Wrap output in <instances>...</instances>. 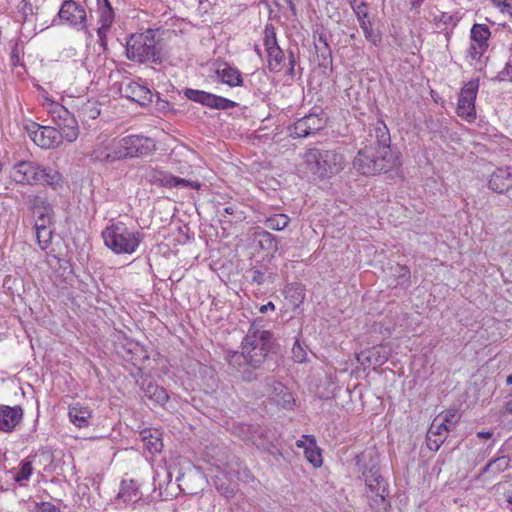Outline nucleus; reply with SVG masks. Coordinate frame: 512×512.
Here are the masks:
<instances>
[{
	"instance_id": "1",
	"label": "nucleus",
	"mask_w": 512,
	"mask_h": 512,
	"mask_svg": "<svg viewBox=\"0 0 512 512\" xmlns=\"http://www.w3.org/2000/svg\"><path fill=\"white\" fill-rule=\"evenodd\" d=\"M272 348V334L266 330L250 327L242 341L241 352L230 355L229 365L244 382L256 381Z\"/></svg>"
},
{
	"instance_id": "2",
	"label": "nucleus",
	"mask_w": 512,
	"mask_h": 512,
	"mask_svg": "<svg viewBox=\"0 0 512 512\" xmlns=\"http://www.w3.org/2000/svg\"><path fill=\"white\" fill-rule=\"evenodd\" d=\"M401 153L394 148L364 145L352 161L353 168L364 176L388 173L401 166Z\"/></svg>"
},
{
	"instance_id": "3",
	"label": "nucleus",
	"mask_w": 512,
	"mask_h": 512,
	"mask_svg": "<svg viewBox=\"0 0 512 512\" xmlns=\"http://www.w3.org/2000/svg\"><path fill=\"white\" fill-rule=\"evenodd\" d=\"M365 458V454H360L355 457V461L361 471L359 478L365 483L364 495L367 503L374 512H389L391 503L389 500L388 483L380 474L376 463L372 460H370L369 465L363 463Z\"/></svg>"
},
{
	"instance_id": "4",
	"label": "nucleus",
	"mask_w": 512,
	"mask_h": 512,
	"mask_svg": "<svg viewBox=\"0 0 512 512\" xmlns=\"http://www.w3.org/2000/svg\"><path fill=\"white\" fill-rule=\"evenodd\" d=\"M303 159L306 168L321 179L340 173L347 163L346 157L340 148H310L305 151Z\"/></svg>"
},
{
	"instance_id": "5",
	"label": "nucleus",
	"mask_w": 512,
	"mask_h": 512,
	"mask_svg": "<svg viewBox=\"0 0 512 512\" xmlns=\"http://www.w3.org/2000/svg\"><path fill=\"white\" fill-rule=\"evenodd\" d=\"M107 248L115 254H133L144 239L143 233L127 227L123 222L112 223L102 231Z\"/></svg>"
},
{
	"instance_id": "6",
	"label": "nucleus",
	"mask_w": 512,
	"mask_h": 512,
	"mask_svg": "<svg viewBox=\"0 0 512 512\" xmlns=\"http://www.w3.org/2000/svg\"><path fill=\"white\" fill-rule=\"evenodd\" d=\"M126 56L137 62H153L160 60L153 37L143 34L132 35L126 45Z\"/></svg>"
},
{
	"instance_id": "7",
	"label": "nucleus",
	"mask_w": 512,
	"mask_h": 512,
	"mask_svg": "<svg viewBox=\"0 0 512 512\" xmlns=\"http://www.w3.org/2000/svg\"><path fill=\"white\" fill-rule=\"evenodd\" d=\"M53 123L58 127L68 142H74L79 136V126L76 118L63 105L51 101L48 110Z\"/></svg>"
},
{
	"instance_id": "8",
	"label": "nucleus",
	"mask_w": 512,
	"mask_h": 512,
	"mask_svg": "<svg viewBox=\"0 0 512 512\" xmlns=\"http://www.w3.org/2000/svg\"><path fill=\"white\" fill-rule=\"evenodd\" d=\"M27 132L32 141L43 149L57 148L65 139L57 128L41 126L35 122L27 127Z\"/></svg>"
},
{
	"instance_id": "9",
	"label": "nucleus",
	"mask_w": 512,
	"mask_h": 512,
	"mask_svg": "<svg viewBox=\"0 0 512 512\" xmlns=\"http://www.w3.org/2000/svg\"><path fill=\"white\" fill-rule=\"evenodd\" d=\"M479 89V80H471L466 83L459 94L457 114L468 122L476 118L475 100Z\"/></svg>"
},
{
	"instance_id": "10",
	"label": "nucleus",
	"mask_w": 512,
	"mask_h": 512,
	"mask_svg": "<svg viewBox=\"0 0 512 512\" xmlns=\"http://www.w3.org/2000/svg\"><path fill=\"white\" fill-rule=\"evenodd\" d=\"M254 443L258 449L268 453L276 461L284 458L283 440L277 430L269 428L260 429Z\"/></svg>"
},
{
	"instance_id": "11",
	"label": "nucleus",
	"mask_w": 512,
	"mask_h": 512,
	"mask_svg": "<svg viewBox=\"0 0 512 512\" xmlns=\"http://www.w3.org/2000/svg\"><path fill=\"white\" fill-rule=\"evenodd\" d=\"M185 97L191 101L200 103L206 107L217 110H229L238 106V104L230 99L217 96L202 90L186 88L183 91Z\"/></svg>"
},
{
	"instance_id": "12",
	"label": "nucleus",
	"mask_w": 512,
	"mask_h": 512,
	"mask_svg": "<svg viewBox=\"0 0 512 512\" xmlns=\"http://www.w3.org/2000/svg\"><path fill=\"white\" fill-rule=\"evenodd\" d=\"M41 164L35 161H19L13 165L10 178L17 184L38 185Z\"/></svg>"
},
{
	"instance_id": "13",
	"label": "nucleus",
	"mask_w": 512,
	"mask_h": 512,
	"mask_svg": "<svg viewBox=\"0 0 512 512\" xmlns=\"http://www.w3.org/2000/svg\"><path fill=\"white\" fill-rule=\"evenodd\" d=\"M121 139L126 159L148 156L156 150L154 140L146 136L128 135Z\"/></svg>"
},
{
	"instance_id": "14",
	"label": "nucleus",
	"mask_w": 512,
	"mask_h": 512,
	"mask_svg": "<svg viewBox=\"0 0 512 512\" xmlns=\"http://www.w3.org/2000/svg\"><path fill=\"white\" fill-rule=\"evenodd\" d=\"M490 34L491 33L487 25H473L470 33L471 45L467 51L471 60L478 61L481 59L488 48Z\"/></svg>"
},
{
	"instance_id": "15",
	"label": "nucleus",
	"mask_w": 512,
	"mask_h": 512,
	"mask_svg": "<svg viewBox=\"0 0 512 512\" xmlns=\"http://www.w3.org/2000/svg\"><path fill=\"white\" fill-rule=\"evenodd\" d=\"M326 126V119L317 114H308L298 119L291 128V136L305 138L317 133Z\"/></svg>"
},
{
	"instance_id": "16",
	"label": "nucleus",
	"mask_w": 512,
	"mask_h": 512,
	"mask_svg": "<svg viewBox=\"0 0 512 512\" xmlns=\"http://www.w3.org/2000/svg\"><path fill=\"white\" fill-rule=\"evenodd\" d=\"M61 20L69 23L78 29L86 27V12L83 6L74 0H65L58 12Z\"/></svg>"
},
{
	"instance_id": "17",
	"label": "nucleus",
	"mask_w": 512,
	"mask_h": 512,
	"mask_svg": "<svg viewBox=\"0 0 512 512\" xmlns=\"http://www.w3.org/2000/svg\"><path fill=\"white\" fill-rule=\"evenodd\" d=\"M120 93L127 99L145 106L152 102L153 94L149 88L137 82L128 81L120 85Z\"/></svg>"
},
{
	"instance_id": "18",
	"label": "nucleus",
	"mask_w": 512,
	"mask_h": 512,
	"mask_svg": "<svg viewBox=\"0 0 512 512\" xmlns=\"http://www.w3.org/2000/svg\"><path fill=\"white\" fill-rule=\"evenodd\" d=\"M148 177H149L150 182L157 183L161 186L170 187V188L171 187H189V188L198 190L201 187V183H199V182H194V181H189V180H186L183 178H179L170 173H167V172H164L161 170H156V169H151Z\"/></svg>"
},
{
	"instance_id": "19",
	"label": "nucleus",
	"mask_w": 512,
	"mask_h": 512,
	"mask_svg": "<svg viewBox=\"0 0 512 512\" xmlns=\"http://www.w3.org/2000/svg\"><path fill=\"white\" fill-rule=\"evenodd\" d=\"M488 188L498 194H504L512 190V168H496L489 176Z\"/></svg>"
},
{
	"instance_id": "20",
	"label": "nucleus",
	"mask_w": 512,
	"mask_h": 512,
	"mask_svg": "<svg viewBox=\"0 0 512 512\" xmlns=\"http://www.w3.org/2000/svg\"><path fill=\"white\" fill-rule=\"evenodd\" d=\"M23 419V409L21 406H7L0 404V431L11 433Z\"/></svg>"
},
{
	"instance_id": "21",
	"label": "nucleus",
	"mask_w": 512,
	"mask_h": 512,
	"mask_svg": "<svg viewBox=\"0 0 512 512\" xmlns=\"http://www.w3.org/2000/svg\"><path fill=\"white\" fill-rule=\"evenodd\" d=\"M389 356L390 349L387 346L378 345L361 351L357 355V360L363 366H381L389 359Z\"/></svg>"
},
{
	"instance_id": "22",
	"label": "nucleus",
	"mask_w": 512,
	"mask_h": 512,
	"mask_svg": "<svg viewBox=\"0 0 512 512\" xmlns=\"http://www.w3.org/2000/svg\"><path fill=\"white\" fill-rule=\"evenodd\" d=\"M364 145H371L375 148H393L389 129L383 121L378 120L372 126Z\"/></svg>"
},
{
	"instance_id": "23",
	"label": "nucleus",
	"mask_w": 512,
	"mask_h": 512,
	"mask_svg": "<svg viewBox=\"0 0 512 512\" xmlns=\"http://www.w3.org/2000/svg\"><path fill=\"white\" fill-rule=\"evenodd\" d=\"M68 416L76 427L86 428L91 424L92 410L88 406L76 402L69 406Z\"/></svg>"
},
{
	"instance_id": "24",
	"label": "nucleus",
	"mask_w": 512,
	"mask_h": 512,
	"mask_svg": "<svg viewBox=\"0 0 512 512\" xmlns=\"http://www.w3.org/2000/svg\"><path fill=\"white\" fill-rule=\"evenodd\" d=\"M215 73L221 79L222 83H225L230 87H239L243 85L241 72L227 63L219 64Z\"/></svg>"
},
{
	"instance_id": "25",
	"label": "nucleus",
	"mask_w": 512,
	"mask_h": 512,
	"mask_svg": "<svg viewBox=\"0 0 512 512\" xmlns=\"http://www.w3.org/2000/svg\"><path fill=\"white\" fill-rule=\"evenodd\" d=\"M39 184L51 187L53 190H61L64 186V178L57 170L41 165Z\"/></svg>"
},
{
	"instance_id": "26",
	"label": "nucleus",
	"mask_w": 512,
	"mask_h": 512,
	"mask_svg": "<svg viewBox=\"0 0 512 512\" xmlns=\"http://www.w3.org/2000/svg\"><path fill=\"white\" fill-rule=\"evenodd\" d=\"M143 392L146 398L159 405H164L169 399L167 391L154 382H148L146 385H144Z\"/></svg>"
},
{
	"instance_id": "27",
	"label": "nucleus",
	"mask_w": 512,
	"mask_h": 512,
	"mask_svg": "<svg viewBox=\"0 0 512 512\" xmlns=\"http://www.w3.org/2000/svg\"><path fill=\"white\" fill-rule=\"evenodd\" d=\"M119 498L126 503H137L141 499V493L134 480L123 481L119 492Z\"/></svg>"
},
{
	"instance_id": "28",
	"label": "nucleus",
	"mask_w": 512,
	"mask_h": 512,
	"mask_svg": "<svg viewBox=\"0 0 512 512\" xmlns=\"http://www.w3.org/2000/svg\"><path fill=\"white\" fill-rule=\"evenodd\" d=\"M266 52L268 57V69L274 73L280 72L285 59L283 50L278 46L268 49Z\"/></svg>"
},
{
	"instance_id": "29",
	"label": "nucleus",
	"mask_w": 512,
	"mask_h": 512,
	"mask_svg": "<svg viewBox=\"0 0 512 512\" xmlns=\"http://www.w3.org/2000/svg\"><path fill=\"white\" fill-rule=\"evenodd\" d=\"M255 238L258 240L259 245L262 249L276 252L278 250L277 238L266 230L255 232Z\"/></svg>"
},
{
	"instance_id": "30",
	"label": "nucleus",
	"mask_w": 512,
	"mask_h": 512,
	"mask_svg": "<svg viewBox=\"0 0 512 512\" xmlns=\"http://www.w3.org/2000/svg\"><path fill=\"white\" fill-rule=\"evenodd\" d=\"M107 148V154L109 157V163H114L116 161H120L126 159L125 150L123 147L122 139H114L109 143L105 144Z\"/></svg>"
},
{
	"instance_id": "31",
	"label": "nucleus",
	"mask_w": 512,
	"mask_h": 512,
	"mask_svg": "<svg viewBox=\"0 0 512 512\" xmlns=\"http://www.w3.org/2000/svg\"><path fill=\"white\" fill-rule=\"evenodd\" d=\"M309 439V445L305 447V457L314 466L320 467L322 465V455L320 450L316 447L315 439L309 436H303Z\"/></svg>"
},
{
	"instance_id": "32",
	"label": "nucleus",
	"mask_w": 512,
	"mask_h": 512,
	"mask_svg": "<svg viewBox=\"0 0 512 512\" xmlns=\"http://www.w3.org/2000/svg\"><path fill=\"white\" fill-rule=\"evenodd\" d=\"M290 222V218L285 214H274L265 219L264 225L275 231H281L285 229Z\"/></svg>"
},
{
	"instance_id": "33",
	"label": "nucleus",
	"mask_w": 512,
	"mask_h": 512,
	"mask_svg": "<svg viewBox=\"0 0 512 512\" xmlns=\"http://www.w3.org/2000/svg\"><path fill=\"white\" fill-rule=\"evenodd\" d=\"M79 113L84 120H94L100 115V108L96 101L88 100L79 108Z\"/></svg>"
},
{
	"instance_id": "34",
	"label": "nucleus",
	"mask_w": 512,
	"mask_h": 512,
	"mask_svg": "<svg viewBox=\"0 0 512 512\" xmlns=\"http://www.w3.org/2000/svg\"><path fill=\"white\" fill-rule=\"evenodd\" d=\"M147 431H143L144 447L152 454L159 453L162 450L163 443L158 436H152L149 432V437L146 435Z\"/></svg>"
},
{
	"instance_id": "35",
	"label": "nucleus",
	"mask_w": 512,
	"mask_h": 512,
	"mask_svg": "<svg viewBox=\"0 0 512 512\" xmlns=\"http://www.w3.org/2000/svg\"><path fill=\"white\" fill-rule=\"evenodd\" d=\"M36 232V238L39 247L42 250H45L48 248V246L51 244L52 236H53V227H46L35 230Z\"/></svg>"
},
{
	"instance_id": "36",
	"label": "nucleus",
	"mask_w": 512,
	"mask_h": 512,
	"mask_svg": "<svg viewBox=\"0 0 512 512\" xmlns=\"http://www.w3.org/2000/svg\"><path fill=\"white\" fill-rule=\"evenodd\" d=\"M263 43L266 50L279 46L276 38V30L272 23L265 25Z\"/></svg>"
},
{
	"instance_id": "37",
	"label": "nucleus",
	"mask_w": 512,
	"mask_h": 512,
	"mask_svg": "<svg viewBox=\"0 0 512 512\" xmlns=\"http://www.w3.org/2000/svg\"><path fill=\"white\" fill-rule=\"evenodd\" d=\"M360 27L362 28L365 38L371 42L372 44L376 45L381 41V35L378 31L372 29L371 23L369 20L365 19L359 22Z\"/></svg>"
},
{
	"instance_id": "38",
	"label": "nucleus",
	"mask_w": 512,
	"mask_h": 512,
	"mask_svg": "<svg viewBox=\"0 0 512 512\" xmlns=\"http://www.w3.org/2000/svg\"><path fill=\"white\" fill-rule=\"evenodd\" d=\"M32 462L29 460H24L20 463V468L14 476V480L18 483H22L23 481H28L32 474Z\"/></svg>"
},
{
	"instance_id": "39",
	"label": "nucleus",
	"mask_w": 512,
	"mask_h": 512,
	"mask_svg": "<svg viewBox=\"0 0 512 512\" xmlns=\"http://www.w3.org/2000/svg\"><path fill=\"white\" fill-rule=\"evenodd\" d=\"M114 11L113 8H101L100 12V27L103 31H110L112 23L114 21Z\"/></svg>"
},
{
	"instance_id": "40",
	"label": "nucleus",
	"mask_w": 512,
	"mask_h": 512,
	"mask_svg": "<svg viewBox=\"0 0 512 512\" xmlns=\"http://www.w3.org/2000/svg\"><path fill=\"white\" fill-rule=\"evenodd\" d=\"M17 10L25 22L29 21L30 18L35 15V7L30 0H21L17 6Z\"/></svg>"
},
{
	"instance_id": "41",
	"label": "nucleus",
	"mask_w": 512,
	"mask_h": 512,
	"mask_svg": "<svg viewBox=\"0 0 512 512\" xmlns=\"http://www.w3.org/2000/svg\"><path fill=\"white\" fill-rule=\"evenodd\" d=\"M90 158L95 162L109 163V157L107 154V148L105 144H99L97 145L91 152H90Z\"/></svg>"
},
{
	"instance_id": "42",
	"label": "nucleus",
	"mask_w": 512,
	"mask_h": 512,
	"mask_svg": "<svg viewBox=\"0 0 512 512\" xmlns=\"http://www.w3.org/2000/svg\"><path fill=\"white\" fill-rule=\"evenodd\" d=\"M46 202L47 201L43 197L37 194H29L25 197V204L32 213L39 210Z\"/></svg>"
},
{
	"instance_id": "43",
	"label": "nucleus",
	"mask_w": 512,
	"mask_h": 512,
	"mask_svg": "<svg viewBox=\"0 0 512 512\" xmlns=\"http://www.w3.org/2000/svg\"><path fill=\"white\" fill-rule=\"evenodd\" d=\"M214 484L217 489V491L225 496L226 498L232 497L234 494V489L231 487L229 483H227L223 478L220 476H216L214 479Z\"/></svg>"
},
{
	"instance_id": "44",
	"label": "nucleus",
	"mask_w": 512,
	"mask_h": 512,
	"mask_svg": "<svg viewBox=\"0 0 512 512\" xmlns=\"http://www.w3.org/2000/svg\"><path fill=\"white\" fill-rule=\"evenodd\" d=\"M449 431H450V427L444 422L438 423V418H436L432 422L427 433H430L431 435H436V436L445 435L447 437V434Z\"/></svg>"
},
{
	"instance_id": "45",
	"label": "nucleus",
	"mask_w": 512,
	"mask_h": 512,
	"mask_svg": "<svg viewBox=\"0 0 512 512\" xmlns=\"http://www.w3.org/2000/svg\"><path fill=\"white\" fill-rule=\"evenodd\" d=\"M350 5L353 11L355 12L359 22L367 19V6L364 2L358 0H351Z\"/></svg>"
},
{
	"instance_id": "46",
	"label": "nucleus",
	"mask_w": 512,
	"mask_h": 512,
	"mask_svg": "<svg viewBox=\"0 0 512 512\" xmlns=\"http://www.w3.org/2000/svg\"><path fill=\"white\" fill-rule=\"evenodd\" d=\"M445 439V435L436 436L427 433V447L431 451H437L440 448V446L444 443Z\"/></svg>"
},
{
	"instance_id": "47",
	"label": "nucleus",
	"mask_w": 512,
	"mask_h": 512,
	"mask_svg": "<svg viewBox=\"0 0 512 512\" xmlns=\"http://www.w3.org/2000/svg\"><path fill=\"white\" fill-rule=\"evenodd\" d=\"M292 354H293V359L298 363L304 362L307 357V353H306L305 349L303 348V346L300 344V342L298 340H296L293 345Z\"/></svg>"
},
{
	"instance_id": "48",
	"label": "nucleus",
	"mask_w": 512,
	"mask_h": 512,
	"mask_svg": "<svg viewBox=\"0 0 512 512\" xmlns=\"http://www.w3.org/2000/svg\"><path fill=\"white\" fill-rule=\"evenodd\" d=\"M440 418H441V422L446 423L451 429L452 427H454L457 424V422L459 420V415L457 414L456 411H447L444 415H440L438 417V419H440Z\"/></svg>"
},
{
	"instance_id": "49",
	"label": "nucleus",
	"mask_w": 512,
	"mask_h": 512,
	"mask_svg": "<svg viewBox=\"0 0 512 512\" xmlns=\"http://www.w3.org/2000/svg\"><path fill=\"white\" fill-rule=\"evenodd\" d=\"M35 218H38V216L41 217H54V210L50 203L46 202L44 205L41 206L39 210H36L34 213H32Z\"/></svg>"
},
{
	"instance_id": "50",
	"label": "nucleus",
	"mask_w": 512,
	"mask_h": 512,
	"mask_svg": "<svg viewBox=\"0 0 512 512\" xmlns=\"http://www.w3.org/2000/svg\"><path fill=\"white\" fill-rule=\"evenodd\" d=\"M54 225V217H41L35 218L34 229H41L46 227H53Z\"/></svg>"
},
{
	"instance_id": "51",
	"label": "nucleus",
	"mask_w": 512,
	"mask_h": 512,
	"mask_svg": "<svg viewBox=\"0 0 512 512\" xmlns=\"http://www.w3.org/2000/svg\"><path fill=\"white\" fill-rule=\"evenodd\" d=\"M497 464V468H498V471H501L503 470L504 468L507 467L508 465V461L506 460L505 457H502V458H498L497 460H493V461H490L484 468H483V472H488L490 469H492L494 467V465Z\"/></svg>"
},
{
	"instance_id": "52",
	"label": "nucleus",
	"mask_w": 512,
	"mask_h": 512,
	"mask_svg": "<svg viewBox=\"0 0 512 512\" xmlns=\"http://www.w3.org/2000/svg\"><path fill=\"white\" fill-rule=\"evenodd\" d=\"M251 273V280L253 283H256L257 285H262L264 282H265V273L260 271V270H257V269H252L250 271Z\"/></svg>"
},
{
	"instance_id": "53",
	"label": "nucleus",
	"mask_w": 512,
	"mask_h": 512,
	"mask_svg": "<svg viewBox=\"0 0 512 512\" xmlns=\"http://www.w3.org/2000/svg\"><path fill=\"white\" fill-rule=\"evenodd\" d=\"M109 31H103L102 28H98L97 30V34H98V37H99V43L100 45L106 49V46H107V34H108Z\"/></svg>"
},
{
	"instance_id": "54",
	"label": "nucleus",
	"mask_w": 512,
	"mask_h": 512,
	"mask_svg": "<svg viewBox=\"0 0 512 512\" xmlns=\"http://www.w3.org/2000/svg\"><path fill=\"white\" fill-rule=\"evenodd\" d=\"M39 512H60V511L51 503H43L40 507Z\"/></svg>"
},
{
	"instance_id": "55",
	"label": "nucleus",
	"mask_w": 512,
	"mask_h": 512,
	"mask_svg": "<svg viewBox=\"0 0 512 512\" xmlns=\"http://www.w3.org/2000/svg\"><path fill=\"white\" fill-rule=\"evenodd\" d=\"M439 22H442L444 24H449L452 22L453 20V17L452 15L448 14V13H441V15L439 16Z\"/></svg>"
},
{
	"instance_id": "56",
	"label": "nucleus",
	"mask_w": 512,
	"mask_h": 512,
	"mask_svg": "<svg viewBox=\"0 0 512 512\" xmlns=\"http://www.w3.org/2000/svg\"><path fill=\"white\" fill-rule=\"evenodd\" d=\"M503 13H507L512 16V0L509 2H505V4L500 8Z\"/></svg>"
},
{
	"instance_id": "57",
	"label": "nucleus",
	"mask_w": 512,
	"mask_h": 512,
	"mask_svg": "<svg viewBox=\"0 0 512 512\" xmlns=\"http://www.w3.org/2000/svg\"><path fill=\"white\" fill-rule=\"evenodd\" d=\"M268 310H271V311H274L275 310V305L273 302H268L267 304L265 305H262L259 309V311L261 313H266Z\"/></svg>"
},
{
	"instance_id": "58",
	"label": "nucleus",
	"mask_w": 512,
	"mask_h": 512,
	"mask_svg": "<svg viewBox=\"0 0 512 512\" xmlns=\"http://www.w3.org/2000/svg\"><path fill=\"white\" fill-rule=\"evenodd\" d=\"M492 432L490 431H481L477 433V437L480 439H490L492 437Z\"/></svg>"
},
{
	"instance_id": "59",
	"label": "nucleus",
	"mask_w": 512,
	"mask_h": 512,
	"mask_svg": "<svg viewBox=\"0 0 512 512\" xmlns=\"http://www.w3.org/2000/svg\"><path fill=\"white\" fill-rule=\"evenodd\" d=\"M400 276L406 278L407 280L410 278V271L407 267H400Z\"/></svg>"
},
{
	"instance_id": "60",
	"label": "nucleus",
	"mask_w": 512,
	"mask_h": 512,
	"mask_svg": "<svg viewBox=\"0 0 512 512\" xmlns=\"http://www.w3.org/2000/svg\"><path fill=\"white\" fill-rule=\"evenodd\" d=\"M504 411L505 413L512 414V400L505 405Z\"/></svg>"
},
{
	"instance_id": "61",
	"label": "nucleus",
	"mask_w": 512,
	"mask_h": 512,
	"mask_svg": "<svg viewBox=\"0 0 512 512\" xmlns=\"http://www.w3.org/2000/svg\"><path fill=\"white\" fill-rule=\"evenodd\" d=\"M424 0H411V5L413 8H418L422 5Z\"/></svg>"
},
{
	"instance_id": "62",
	"label": "nucleus",
	"mask_w": 512,
	"mask_h": 512,
	"mask_svg": "<svg viewBox=\"0 0 512 512\" xmlns=\"http://www.w3.org/2000/svg\"><path fill=\"white\" fill-rule=\"evenodd\" d=\"M295 58L292 52L289 53V65L295 67Z\"/></svg>"
},
{
	"instance_id": "63",
	"label": "nucleus",
	"mask_w": 512,
	"mask_h": 512,
	"mask_svg": "<svg viewBox=\"0 0 512 512\" xmlns=\"http://www.w3.org/2000/svg\"><path fill=\"white\" fill-rule=\"evenodd\" d=\"M297 447L304 448L305 449V442L303 440H298L296 442Z\"/></svg>"
},
{
	"instance_id": "64",
	"label": "nucleus",
	"mask_w": 512,
	"mask_h": 512,
	"mask_svg": "<svg viewBox=\"0 0 512 512\" xmlns=\"http://www.w3.org/2000/svg\"><path fill=\"white\" fill-rule=\"evenodd\" d=\"M506 384L512 385V373L506 377Z\"/></svg>"
}]
</instances>
